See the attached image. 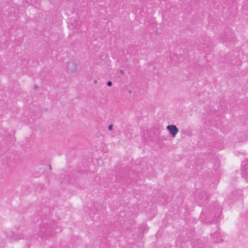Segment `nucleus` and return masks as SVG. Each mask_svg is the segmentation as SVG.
<instances>
[{
	"mask_svg": "<svg viewBox=\"0 0 248 248\" xmlns=\"http://www.w3.org/2000/svg\"><path fill=\"white\" fill-rule=\"evenodd\" d=\"M248 6L247 4H245L243 6V12L246 15H248Z\"/></svg>",
	"mask_w": 248,
	"mask_h": 248,
	"instance_id": "obj_10",
	"label": "nucleus"
},
{
	"mask_svg": "<svg viewBox=\"0 0 248 248\" xmlns=\"http://www.w3.org/2000/svg\"><path fill=\"white\" fill-rule=\"evenodd\" d=\"M227 31H224L219 37V38L223 42L226 41H231L234 38V34L230 29H226Z\"/></svg>",
	"mask_w": 248,
	"mask_h": 248,
	"instance_id": "obj_2",
	"label": "nucleus"
},
{
	"mask_svg": "<svg viewBox=\"0 0 248 248\" xmlns=\"http://www.w3.org/2000/svg\"><path fill=\"white\" fill-rule=\"evenodd\" d=\"M107 85L109 87H110L112 86V82L111 81H108V82H107Z\"/></svg>",
	"mask_w": 248,
	"mask_h": 248,
	"instance_id": "obj_13",
	"label": "nucleus"
},
{
	"mask_svg": "<svg viewBox=\"0 0 248 248\" xmlns=\"http://www.w3.org/2000/svg\"><path fill=\"white\" fill-rule=\"evenodd\" d=\"M13 239H15V240H18V239H19L20 238H17L16 236L14 235L13 236Z\"/></svg>",
	"mask_w": 248,
	"mask_h": 248,
	"instance_id": "obj_15",
	"label": "nucleus"
},
{
	"mask_svg": "<svg viewBox=\"0 0 248 248\" xmlns=\"http://www.w3.org/2000/svg\"><path fill=\"white\" fill-rule=\"evenodd\" d=\"M113 128V125L112 124H110L108 126V129L109 130H112Z\"/></svg>",
	"mask_w": 248,
	"mask_h": 248,
	"instance_id": "obj_12",
	"label": "nucleus"
},
{
	"mask_svg": "<svg viewBox=\"0 0 248 248\" xmlns=\"http://www.w3.org/2000/svg\"><path fill=\"white\" fill-rule=\"evenodd\" d=\"M49 168L50 170H51L52 169V168H51V166L50 165H49Z\"/></svg>",
	"mask_w": 248,
	"mask_h": 248,
	"instance_id": "obj_19",
	"label": "nucleus"
},
{
	"mask_svg": "<svg viewBox=\"0 0 248 248\" xmlns=\"http://www.w3.org/2000/svg\"><path fill=\"white\" fill-rule=\"evenodd\" d=\"M180 245V241L179 240H177L176 242V246L178 247Z\"/></svg>",
	"mask_w": 248,
	"mask_h": 248,
	"instance_id": "obj_11",
	"label": "nucleus"
},
{
	"mask_svg": "<svg viewBox=\"0 0 248 248\" xmlns=\"http://www.w3.org/2000/svg\"><path fill=\"white\" fill-rule=\"evenodd\" d=\"M222 210L219 205L215 202L209 207L203 209L201 215V221L206 223L217 222L221 215Z\"/></svg>",
	"mask_w": 248,
	"mask_h": 248,
	"instance_id": "obj_1",
	"label": "nucleus"
},
{
	"mask_svg": "<svg viewBox=\"0 0 248 248\" xmlns=\"http://www.w3.org/2000/svg\"><path fill=\"white\" fill-rule=\"evenodd\" d=\"M242 165H243L242 168V176L244 177L247 181L248 182V166L245 167L244 166L246 165V162H242Z\"/></svg>",
	"mask_w": 248,
	"mask_h": 248,
	"instance_id": "obj_6",
	"label": "nucleus"
},
{
	"mask_svg": "<svg viewBox=\"0 0 248 248\" xmlns=\"http://www.w3.org/2000/svg\"><path fill=\"white\" fill-rule=\"evenodd\" d=\"M34 88H37V85H35L34 86Z\"/></svg>",
	"mask_w": 248,
	"mask_h": 248,
	"instance_id": "obj_20",
	"label": "nucleus"
},
{
	"mask_svg": "<svg viewBox=\"0 0 248 248\" xmlns=\"http://www.w3.org/2000/svg\"><path fill=\"white\" fill-rule=\"evenodd\" d=\"M119 72H120V73L121 74H123L124 73V71H123V70H120L119 71Z\"/></svg>",
	"mask_w": 248,
	"mask_h": 248,
	"instance_id": "obj_16",
	"label": "nucleus"
},
{
	"mask_svg": "<svg viewBox=\"0 0 248 248\" xmlns=\"http://www.w3.org/2000/svg\"><path fill=\"white\" fill-rule=\"evenodd\" d=\"M180 247H181V248H183V247H182V246H181H181H180Z\"/></svg>",
	"mask_w": 248,
	"mask_h": 248,
	"instance_id": "obj_22",
	"label": "nucleus"
},
{
	"mask_svg": "<svg viewBox=\"0 0 248 248\" xmlns=\"http://www.w3.org/2000/svg\"><path fill=\"white\" fill-rule=\"evenodd\" d=\"M236 194H237V196H238L237 198H241L242 193H241V191L240 190L234 191H233L232 193V195H233V197L234 196H236ZM235 198L237 199L236 197Z\"/></svg>",
	"mask_w": 248,
	"mask_h": 248,
	"instance_id": "obj_8",
	"label": "nucleus"
},
{
	"mask_svg": "<svg viewBox=\"0 0 248 248\" xmlns=\"http://www.w3.org/2000/svg\"><path fill=\"white\" fill-rule=\"evenodd\" d=\"M202 199H203V196H202H202H199L198 197V198H197V200H202Z\"/></svg>",
	"mask_w": 248,
	"mask_h": 248,
	"instance_id": "obj_14",
	"label": "nucleus"
},
{
	"mask_svg": "<svg viewBox=\"0 0 248 248\" xmlns=\"http://www.w3.org/2000/svg\"><path fill=\"white\" fill-rule=\"evenodd\" d=\"M129 93H132L131 91H129Z\"/></svg>",
	"mask_w": 248,
	"mask_h": 248,
	"instance_id": "obj_21",
	"label": "nucleus"
},
{
	"mask_svg": "<svg viewBox=\"0 0 248 248\" xmlns=\"http://www.w3.org/2000/svg\"><path fill=\"white\" fill-rule=\"evenodd\" d=\"M202 246V244L201 243V240H198V241L193 244V248H201V247Z\"/></svg>",
	"mask_w": 248,
	"mask_h": 248,
	"instance_id": "obj_9",
	"label": "nucleus"
},
{
	"mask_svg": "<svg viewBox=\"0 0 248 248\" xmlns=\"http://www.w3.org/2000/svg\"><path fill=\"white\" fill-rule=\"evenodd\" d=\"M203 203V202H199L200 206H201L202 204Z\"/></svg>",
	"mask_w": 248,
	"mask_h": 248,
	"instance_id": "obj_18",
	"label": "nucleus"
},
{
	"mask_svg": "<svg viewBox=\"0 0 248 248\" xmlns=\"http://www.w3.org/2000/svg\"><path fill=\"white\" fill-rule=\"evenodd\" d=\"M40 232L42 233V236L45 237L46 236L47 234H49L50 232L51 229L49 227L48 224H44L42 225L40 227Z\"/></svg>",
	"mask_w": 248,
	"mask_h": 248,
	"instance_id": "obj_5",
	"label": "nucleus"
},
{
	"mask_svg": "<svg viewBox=\"0 0 248 248\" xmlns=\"http://www.w3.org/2000/svg\"><path fill=\"white\" fill-rule=\"evenodd\" d=\"M167 129L169 131L170 135L174 138L179 132L178 128L173 124L169 125L167 126Z\"/></svg>",
	"mask_w": 248,
	"mask_h": 248,
	"instance_id": "obj_4",
	"label": "nucleus"
},
{
	"mask_svg": "<svg viewBox=\"0 0 248 248\" xmlns=\"http://www.w3.org/2000/svg\"><path fill=\"white\" fill-rule=\"evenodd\" d=\"M211 238L214 243H218L222 242L224 234L220 230H217L215 233L211 234Z\"/></svg>",
	"mask_w": 248,
	"mask_h": 248,
	"instance_id": "obj_3",
	"label": "nucleus"
},
{
	"mask_svg": "<svg viewBox=\"0 0 248 248\" xmlns=\"http://www.w3.org/2000/svg\"><path fill=\"white\" fill-rule=\"evenodd\" d=\"M236 197V198H237V197H238V196H235V197H234V199H233V200H235V199L236 200H238V199H241V198H237V199H236V198H235Z\"/></svg>",
	"mask_w": 248,
	"mask_h": 248,
	"instance_id": "obj_17",
	"label": "nucleus"
},
{
	"mask_svg": "<svg viewBox=\"0 0 248 248\" xmlns=\"http://www.w3.org/2000/svg\"><path fill=\"white\" fill-rule=\"evenodd\" d=\"M67 66L68 70L69 72L73 73L76 71V66L73 63L69 62H68Z\"/></svg>",
	"mask_w": 248,
	"mask_h": 248,
	"instance_id": "obj_7",
	"label": "nucleus"
}]
</instances>
